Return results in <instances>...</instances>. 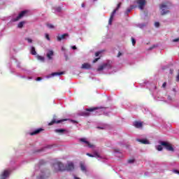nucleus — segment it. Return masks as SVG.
Returning <instances> with one entry per match:
<instances>
[{
	"label": "nucleus",
	"mask_w": 179,
	"mask_h": 179,
	"mask_svg": "<svg viewBox=\"0 0 179 179\" xmlns=\"http://www.w3.org/2000/svg\"><path fill=\"white\" fill-rule=\"evenodd\" d=\"M9 176L8 171H4L3 174L1 175V179H6V177Z\"/></svg>",
	"instance_id": "obj_18"
},
{
	"label": "nucleus",
	"mask_w": 179,
	"mask_h": 179,
	"mask_svg": "<svg viewBox=\"0 0 179 179\" xmlns=\"http://www.w3.org/2000/svg\"><path fill=\"white\" fill-rule=\"evenodd\" d=\"M176 82H179V69L178 71V75L176 76Z\"/></svg>",
	"instance_id": "obj_35"
},
{
	"label": "nucleus",
	"mask_w": 179,
	"mask_h": 179,
	"mask_svg": "<svg viewBox=\"0 0 179 179\" xmlns=\"http://www.w3.org/2000/svg\"><path fill=\"white\" fill-rule=\"evenodd\" d=\"M175 173H177V174H179V171L177 170L175 171Z\"/></svg>",
	"instance_id": "obj_51"
},
{
	"label": "nucleus",
	"mask_w": 179,
	"mask_h": 179,
	"mask_svg": "<svg viewBox=\"0 0 179 179\" xmlns=\"http://www.w3.org/2000/svg\"><path fill=\"white\" fill-rule=\"evenodd\" d=\"M134 125L136 128H142L143 124L142 122H134Z\"/></svg>",
	"instance_id": "obj_16"
},
{
	"label": "nucleus",
	"mask_w": 179,
	"mask_h": 179,
	"mask_svg": "<svg viewBox=\"0 0 179 179\" xmlns=\"http://www.w3.org/2000/svg\"><path fill=\"white\" fill-rule=\"evenodd\" d=\"M94 1H97V0H94Z\"/></svg>",
	"instance_id": "obj_57"
},
{
	"label": "nucleus",
	"mask_w": 179,
	"mask_h": 179,
	"mask_svg": "<svg viewBox=\"0 0 179 179\" xmlns=\"http://www.w3.org/2000/svg\"><path fill=\"white\" fill-rule=\"evenodd\" d=\"M45 38H47V40L50 41V35H48V34H45Z\"/></svg>",
	"instance_id": "obj_41"
},
{
	"label": "nucleus",
	"mask_w": 179,
	"mask_h": 179,
	"mask_svg": "<svg viewBox=\"0 0 179 179\" xmlns=\"http://www.w3.org/2000/svg\"><path fill=\"white\" fill-rule=\"evenodd\" d=\"M87 156H89V157H95V155H92L90 153H87Z\"/></svg>",
	"instance_id": "obj_36"
},
{
	"label": "nucleus",
	"mask_w": 179,
	"mask_h": 179,
	"mask_svg": "<svg viewBox=\"0 0 179 179\" xmlns=\"http://www.w3.org/2000/svg\"><path fill=\"white\" fill-rule=\"evenodd\" d=\"M170 72H171V73H173V70H170Z\"/></svg>",
	"instance_id": "obj_54"
},
{
	"label": "nucleus",
	"mask_w": 179,
	"mask_h": 179,
	"mask_svg": "<svg viewBox=\"0 0 179 179\" xmlns=\"http://www.w3.org/2000/svg\"><path fill=\"white\" fill-rule=\"evenodd\" d=\"M82 69H92V64L89 63H84L81 66Z\"/></svg>",
	"instance_id": "obj_11"
},
{
	"label": "nucleus",
	"mask_w": 179,
	"mask_h": 179,
	"mask_svg": "<svg viewBox=\"0 0 179 179\" xmlns=\"http://www.w3.org/2000/svg\"><path fill=\"white\" fill-rule=\"evenodd\" d=\"M156 47H157V45H153L152 47L149 48L148 50H153V48H156Z\"/></svg>",
	"instance_id": "obj_37"
},
{
	"label": "nucleus",
	"mask_w": 179,
	"mask_h": 179,
	"mask_svg": "<svg viewBox=\"0 0 179 179\" xmlns=\"http://www.w3.org/2000/svg\"><path fill=\"white\" fill-rule=\"evenodd\" d=\"M155 89H157V87L155 86Z\"/></svg>",
	"instance_id": "obj_56"
},
{
	"label": "nucleus",
	"mask_w": 179,
	"mask_h": 179,
	"mask_svg": "<svg viewBox=\"0 0 179 179\" xmlns=\"http://www.w3.org/2000/svg\"><path fill=\"white\" fill-rule=\"evenodd\" d=\"M99 59H100V57H98V58H95L94 60H93V64H96V62H97V61H99Z\"/></svg>",
	"instance_id": "obj_32"
},
{
	"label": "nucleus",
	"mask_w": 179,
	"mask_h": 179,
	"mask_svg": "<svg viewBox=\"0 0 179 179\" xmlns=\"http://www.w3.org/2000/svg\"><path fill=\"white\" fill-rule=\"evenodd\" d=\"M96 110H99V111H105L106 110V107H94V108H87L86 111H90L92 113V111H96Z\"/></svg>",
	"instance_id": "obj_7"
},
{
	"label": "nucleus",
	"mask_w": 179,
	"mask_h": 179,
	"mask_svg": "<svg viewBox=\"0 0 179 179\" xmlns=\"http://www.w3.org/2000/svg\"><path fill=\"white\" fill-rule=\"evenodd\" d=\"M80 142H82L83 143H85L88 148H93V145L89 143L85 138H80Z\"/></svg>",
	"instance_id": "obj_10"
},
{
	"label": "nucleus",
	"mask_w": 179,
	"mask_h": 179,
	"mask_svg": "<svg viewBox=\"0 0 179 179\" xmlns=\"http://www.w3.org/2000/svg\"><path fill=\"white\" fill-rule=\"evenodd\" d=\"M155 27H159V26H160V23L157 22L155 23Z\"/></svg>",
	"instance_id": "obj_40"
},
{
	"label": "nucleus",
	"mask_w": 179,
	"mask_h": 179,
	"mask_svg": "<svg viewBox=\"0 0 179 179\" xmlns=\"http://www.w3.org/2000/svg\"><path fill=\"white\" fill-rule=\"evenodd\" d=\"M46 55L48 59H52V56L54 55V51L49 50Z\"/></svg>",
	"instance_id": "obj_17"
},
{
	"label": "nucleus",
	"mask_w": 179,
	"mask_h": 179,
	"mask_svg": "<svg viewBox=\"0 0 179 179\" xmlns=\"http://www.w3.org/2000/svg\"><path fill=\"white\" fill-rule=\"evenodd\" d=\"M26 13H27V10L21 11L17 17L12 20V22H17L20 20V19H22V17H24V16L26 15Z\"/></svg>",
	"instance_id": "obj_6"
},
{
	"label": "nucleus",
	"mask_w": 179,
	"mask_h": 179,
	"mask_svg": "<svg viewBox=\"0 0 179 179\" xmlns=\"http://www.w3.org/2000/svg\"><path fill=\"white\" fill-rule=\"evenodd\" d=\"M121 5H122V3H119L117 4V8L115 10H115V13H117V10H118V9H120L121 8Z\"/></svg>",
	"instance_id": "obj_26"
},
{
	"label": "nucleus",
	"mask_w": 179,
	"mask_h": 179,
	"mask_svg": "<svg viewBox=\"0 0 179 179\" xmlns=\"http://www.w3.org/2000/svg\"><path fill=\"white\" fill-rule=\"evenodd\" d=\"M157 150H158L159 152H162V150H163V146L162 145H157L156 147Z\"/></svg>",
	"instance_id": "obj_24"
},
{
	"label": "nucleus",
	"mask_w": 179,
	"mask_h": 179,
	"mask_svg": "<svg viewBox=\"0 0 179 179\" xmlns=\"http://www.w3.org/2000/svg\"><path fill=\"white\" fill-rule=\"evenodd\" d=\"M64 121H68V119L58 120L57 116L55 115L52 121L48 123V125L50 127L51 125H54V124H61V122H64Z\"/></svg>",
	"instance_id": "obj_4"
},
{
	"label": "nucleus",
	"mask_w": 179,
	"mask_h": 179,
	"mask_svg": "<svg viewBox=\"0 0 179 179\" xmlns=\"http://www.w3.org/2000/svg\"><path fill=\"white\" fill-rule=\"evenodd\" d=\"M166 86H167V83L165 82V83H164L162 84V87H163L164 89H166Z\"/></svg>",
	"instance_id": "obj_39"
},
{
	"label": "nucleus",
	"mask_w": 179,
	"mask_h": 179,
	"mask_svg": "<svg viewBox=\"0 0 179 179\" xmlns=\"http://www.w3.org/2000/svg\"><path fill=\"white\" fill-rule=\"evenodd\" d=\"M71 122H73V124H76L78 122H76V120H71Z\"/></svg>",
	"instance_id": "obj_49"
},
{
	"label": "nucleus",
	"mask_w": 179,
	"mask_h": 179,
	"mask_svg": "<svg viewBox=\"0 0 179 179\" xmlns=\"http://www.w3.org/2000/svg\"><path fill=\"white\" fill-rule=\"evenodd\" d=\"M36 59L38 60V61H41V62H44L45 61V58L43 56H40V55H36Z\"/></svg>",
	"instance_id": "obj_20"
},
{
	"label": "nucleus",
	"mask_w": 179,
	"mask_h": 179,
	"mask_svg": "<svg viewBox=\"0 0 179 179\" xmlns=\"http://www.w3.org/2000/svg\"><path fill=\"white\" fill-rule=\"evenodd\" d=\"M53 167L55 168V171L57 173L58 171H65L66 166L64 164L61 162H57L53 164Z\"/></svg>",
	"instance_id": "obj_2"
},
{
	"label": "nucleus",
	"mask_w": 179,
	"mask_h": 179,
	"mask_svg": "<svg viewBox=\"0 0 179 179\" xmlns=\"http://www.w3.org/2000/svg\"><path fill=\"white\" fill-rule=\"evenodd\" d=\"M60 75H64V72H55V73H52L50 74V76H58Z\"/></svg>",
	"instance_id": "obj_19"
},
{
	"label": "nucleus",
	"mask_w": 179,
	"mask_h": 179,
	"mask_svg": "<svg viewBox=\"0 0 179 179\" xmlns=\"http://www.w3.org/2000/svg\"><path fill=\"white\" fill-rule=\"evenodd\" d=\"M74 169H75V166L73 165V163L72 162L69 163L65 168V171H72V170H74Z\"/></svg>",
	"instance_id": "obj_9"
},
{
	"label": "nucleus",
	"mask_w": 179,
	"mask_h": 179,
	"mask_svg": "<svg viewBox=\"0 0 179 179\" xmlns=\"http://www.w3.org/2000/svg\"><path fill=\"white\" fill-rule=\"evenodd\" d=\"M121 55H122V53H121V52H119L117 54V58H120V57H121Z\"/></svg>",
	"instance_id": "obj_43"
},
{
	"label": "nucleus",
	"mask_w": 179,
	"mask_h": 179,
	"mask_svg": "<svg viewBox=\"0 0 179 179\" xmlns=\"http://www.w3.org/2000/svg\"><path fill=\"white\" fill-rule=\"evenodd\" d=\"M114 15H115V10H113L110 16L108 24H112L113 20L114 19Z\"/></svg>",
	"instance_id": "obj_15"
},
{
	"label": "nucleus",
	"mask_w": 179,
	"mask_h": 179,
	"mask_svg": "<svg viewBox=\"0 0 179 179\" xmlns=\"http://www.w3.org/2000/svg\"><path fill=\"white\" fill-rule=\"evenodd\" d=\"M97 128H98V129H103V128L100 127H98Z\"/></svg>",
	"instance_id": "obj_52"
},
{
	"label": "nucleus",
	"mask_w": 179,
	"mask_h": 179,
	"mask_svg": "<svg viewBox=\"0 0 179 179\" xmlns=\"http://www.w3.org/2000/svg\"><path fill=\"white\" fill-rule=\"evenodd\" d=\"M81 6L82 8H85V3H82Z\"/></svg>",
	"instance_id": "obj_50"
},
{
	"label": "nucleus",
	"mask_w": 179,
	"mask_h": 179,
	"mask_svg": "<svg viewBox=\"0 0 179 179\" xmlns=\"http://www.w3.org/2000/svg\"><path fill=\"white\" fill-rule=\"evenodd\" d=\"M48 178V176L46 177L44 175H42L41 176H38V179H45V178Z\"/></svg>",
	"instance_id": "obj_28"
},
{
	"label": "nucleus",
	"mask_w": 179,
	"mask_h": 179,
	"mask_svg": "<svg viewBox=\"0 0 179 179\" xmlns=\"http://www.w3.org/2000/svg\"><path fill=\"white\" fill-rule=\"evenodd\" d=\"M74 178H75V179H80L79 178H78V177H76V176H75Z\"/></svg>",
	"instance_id": "obj_55"
},
{
	"label": "nucleus",
	"mask_w": 179,
	"mask_h": 179,
	"mask_svg": "<svg viewBox=\"0 0 179 179\" xmlns=\"http://www.w3.org/2000/svg\"><path fill=\"white\" fill-rule=\"evenodd\" d=\"M134 162H135V159H131L128 160V163H129V164L134 163Z\"/></svg>",
	"instance_id": "obj_34"
},
{
	"label": "nucleus",
	"mask_w": 179,
	"mask_h": 179,
	"mask_svg": "<svg viewBox=\"0 0 179 179\" xmlns=\"http://www.w3.org/2000/svg\"><path fill=\"white\" fill-rule=\"evenodd\" d=\"M168 99H169V100H171V96H168Z\"/></svg>",
	"instance_id": "obj_53"
},
{
	"label": "nucleus",
	"mask_w": 179,
	"mask_h": 179,
	"mask_svg": "<svg viewBox=\"0 0 179 179\" xmlns=\"http://www.w3.org/2000/svg\"><path fill=\"white\" fill-rule=\"evenodd\" d=\"M82 115H83L84 117H89L90 113L89 112H83Z\"/></svg>",
	"instance_id": "obj_27"
},
{
	"label": "nucleus",
	"mask_w": 179,
	"mask_h": 179,
	"mask_svg": "<svg viewBox=\"0 0 179 179\" xmlns=\"http://www.w3.org/2000/svg\"><path fill=\"white\" fill-rule=\"evenodd\" d=\"M31 54L32 55H37V52H36V48L34 47L31 48Z\"/></svg>",
	"instance_id": "obj_22"
},
{
	"label": "nucleus",
	"mask_w": 179,
	"mask_h": 179,
	"mask_svg": "<svg viewBox=\"0 0 179 179\" xmlns=\"http://www.w3.org/2000/svg\"><path fill=\"white\" fill-rule=\"evenodd\" d=\"M135 8H136V6L132 5L130 6V9H135Z\"/></svg>",
	"instance_id": "obj_44"
},
{
	"label": "nucleus",
	"mask_w": 179,
	"mask_h": 179,
	"mask_svg": "<svg viewBox=\"0 0 179 179\" xmlns=\"http://www.w3.org/2000/svg\"><path fill=\"white\" fill-rule=\"evenodd\" d=\"M106 68H107V69H111V68H113V66H111V63L108 62L107 63H104L100 65L98 67L97 71L98 72H101V71H103V69H106Z\"/></svg>",
	"instance_id": "obj_3"
},
{
	"label": "nucleus",
	"mask_w": 179,
	"mask_h": 179,
	"mask_svg": "<svg viewBox=\"0 0 179 179\" xmlns=\"http://www.w3.org/2000/svg\"><path fill=\"white\" fill-rule=\"evenodd\" d=\"M93 155L95 156L94 157H100V155L97 152H94Z\"/></svg>",
	"instance_id": "obj_30"
},
{
	"label": "nucleus",
	"mask_w": 179,
	"mask_h": 179,
	"mask_svg": "<svg viewBox=\"0 0 179 179\" xmlns=\"http://www.w3.org/2000/svg\"><path fill=\"white\" fill-rule=\"evenodd\" d=\"M173 43H177V41H179V38H175L173 40Z\"/></svg>",
	"instance_id": "obj_46"
},
{
	"label": "nucleus",
	"mask_w": 179,
	"mask_h": 179,
	"mask_svg": "<svg viewBox=\"0 0 179 179\" xmlns=\"http://www.w3.org/2000/svg\"><path fill=\"white\" fill-rule=\"evenodd\" d=\"M71 48H72V50H76L77 49L76 45L72 46Z\"/></svg>",
	"instance_id": "obj_48"
},
{
	"label": "nucleus",
	"mask_w": 179,
	"mask_h": 179,
	"mask_svg": "<svg viewBox=\"0 0 179 179\" xmlns=\"http://www.w3.org/2000/svg\"><path fill=\"white\" fill-rule=\"evenodd\" d=\"M80 169L82 170V171H86V166H85V164H80Z\"/></svg>",
	"instance_id": "obj_25"
},
{
	"label": "nucleus",
	"mask_w": 179,
	"mask_h": 179,
	"mask_svg": "<svg viewBox=\"0 0 179 179\" xmlns=\"http://www.w3.org/2000/svg\"><path fill=\"white\" fill-rule=\"evenodd\" d=\"M24 23H26V22H24V21L20 22L17 24L18 29H22V28H23V26H24Z\"/></svg>",
	"instance_id": "obj_21"
},
{
	"label": "nucleus",
	"mask_w": 179,
	"mask_h": 179,
	"mask_svg": "<svg viewBox=\"0 0 179 179\" xmlns=\"http://www.w3.org/2000/svg\"><path fill=\"white\" fill-rule=\"evenodd\" d=\"M101 54V52H95V57H99Z\"/></svg>",
	"instance_id": "obj_38"
},
{
	"label": "nucleus",
	"mask_w": 179,
	"mask_h": 179,
	"mask_svg": "<svg viewBox=\"0 0 179 179\" xmlns=\"http://www.w3.org/2000/svg\"><path fill=\"white\" fill-rule=\"evenodd\" d=\"M42 78L41 77H38L36 80L38 81V80H42Z\"/></svg>",
	"instance_id": "obj_47"
},
{
	"label": "nucleus",
	"mask_w": 179,
	"mask_h": 179,
	"mask_svg": "<svg viewBox=\"0 0 179 179\" xmlns=\"http://www.w3.org/2000/svg\"><path fill=\"white\" fill-rule=\"evenodd\" d=\"M137 142H140V143H143V145H149L150 142L148 141V139H136Z\"/></svg>",
	"instance_id": "obj_13"
},
{
	"label": "nucleus",
	"mask_w": 179,
	"mask_h": 179,
	"mask_svg": "<svg viewBox=\"0 0 179 179\" xmlns=\"http://www.w3.org/2000/svg\"><path fill=\"white\" fill-rule=\"evenodd\" d=\"M160 143L162 146L166 147V150H169V152H174V148H173V145H171V144L166 141H162Z\"/></svg>",
	"instance_id": "obj_5"
},
{
	"label": "nucleus",
	"mask_w": 179,
	"mask_h": 179,
	"mask_svg": "<svg viewBox=\"0 0 179 179\" xmlns=\"http://www.w3.org/2000/svg\"><path fill=\"white\" fill-rule=\"evenodd\" d=\"M131 43L133 45H135V44H136V41L135 40V38H131Z\"/></svg>",
	"instance_id": "obj_29"
},
{
	"label": "nucleus",
	"mask_w": 179,
	"mask_h": 179,
	"mask_svg": "<svg viewBox=\"0 0 179 179\" xmlns=\"http://www.w3.org/2000/svg\"><path fill=\"white\" fill-rule=\"evenodd\" d=\"M170 2L168 1H165L160 5L159 8L162 10L161 15H162V16L170 13V10H169V9H170Z\"/></svg>",
	"instance_id": "obj_1"
},
{
	"label": "nucleus",
	"mask_w": 179,
	"mask_h": 179,
	"mask_svg": "<svg viewBox=\"0 0 179 179\" xmlns=\"http://www.w3.org/2000/svg\"><path fill=\"white\" fill-rule=\"evenodd\" d=\"M131 10H132V8H127V13H129V12H131Z\"/></svg>",
	"instance_id": "obj_45"
},
{
	"label": "nucleus",
	"mask_w": 179,
	"mask_h": 179,
	"mask_svg": "<svg viewBox=\"0 0 179 179\" xmlns=\"http://www.w3.org/2000/svg\"><path fill=\"white\" fill-rule=\"evenodd\" d=\"M137 3L139 9L143 10V8H145V5H146V0H137Z\"/></svg>",
	"instance_id": "obj_8"
},
{
	"label": "nucleus",
	"mask_w": 179,
	"mask_h": 179,
	"mask_svg": "<svg viewBox=\"0 0 179 179\" xmlns=\"http://www.w3.org/2000/svg\"><path fill=\"white\" fill-rule=\"evenodd\" d=\"M26 40H27L28 43H33V41L29 38H27Z\"/></svg>",
	"instance_id": "obj_42"
},
{
	"label": "nucleus",
	"mask_w": 179,
	"mask_h": 179,
	"mask_svg": "<svg viewBox=\"0 0 179 179\" xmlns=\"http://www.w3.org/2000/svg\"><path fill=\"white\" fill-rule=\"evenodd\" d=\"M61 10H62V8H61V7L56 8V12H61Z\"/></svg>",
	"instance_id": "obj_33"
},
{
	"label": "nucleus",
	"mask_w": 179,
	"mask_h": 179,
	"mask_svg": "<svg viewBox=\"0 0 179 179\" xmlns=\"http://www.w3.org/2000/svg\"><path fill=\"white\" fill-rule=\"evenodd\" d=\"M42 131H44V129H43L42 128H39L32 132L30 133V135L31 136H34V135H37L38 134H40V132H41Z\"/></svg>",
	"instance_id": "obj_14"
},
{
	"label": "nucleus",
	"mask_w": 179,
	"mask_h": 179,
	"mask_svg": "<svg viewBox=\"0 0 179 179\" xmlns=\"http://www.w3.org/2000/svg\"><path fill=\"white\" fill-rule=\"evenodd\" d=\"M48 27H49V29H54V25H52V24H47Z\"/></svg>",
	"instance_id": "obj_31"
},
{
	"label": "nucleus",
	"mask_w": 179,
	"mask_h": 179,
	"mask_svg": "<svg viewBox=\"0 0 179 179\" xmlns=\"http://www.w3.org/2000/svg\"><path fill=\"white\" fill-rule=\"evenodd\" d=\"M69 34H64L62 35L57 36V41H61L62 40H65V37H69Z\"/></svg>",
	"instance_id": "obj_12"
},
{
	"label": "nucleus",
	"mask_w": 179,
	"mask_h": 179,
	"mask_svg": "<svg viewBox=\"0 0 179 179\" xmlns=\"http://www.w3.org/2000/svg\"><path fill=\"white\" fill-rule=\"evenodd\" d=\"M65 129H55V132H57V134H64V132H65Z\"/></svg>",
	"instance_id": "obj_23"
}]
</instances>
